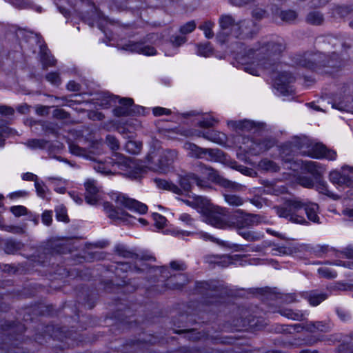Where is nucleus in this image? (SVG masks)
Wrapping results in <instances>:
<instances>
[{
  "label": "nucleus",
  "mask_w": 353,
  "mask_h": 353,
  "mask_svg": "<svg viewBox=\"0 0 353 353\" xmlns=\"http://www.w3.org/2000/svg\"><path fill=\"white\" fill-rule=\"evenodd\" d=\"M353 96H344L333 100L332 107L340 111L352 112L353 110Z\"/></svg>",
  "instance_id": "22"
},
{
  "label": "nucleus",
  "mask_w": 353,
  "mask_h": 353,
  "mask_svg": "<svg viewBox=\"0 0 353 353\" xmlns=\"http://www.w3.org/2000/svg\"><path fill=\"white\" fill-rule=\"evenodd\" d=\"M118 102L120 105L113 110L116 117L128 116L131 114H145V108L139 105H133V99L131 98H119Z\"/></svg>",
  "instance_id": "10"
},
{
  "label": "nucleus",
  "mask_w": 353,
  "mask_h": 353,
  "mask_svg": "<svg viewBox=\"0 0 353 353\" xmlns=\"http://www.w3.org/2000/svg\"><path fill=\"white\" fill-rule=\"evenodd\" d=\"M196 203L202 209L206 223L219 229L229 228L230 218H228V210L225 208L211 204L203 196H197Z\"/></svg>",
  "instance_id": "6"
},
{
  "label": "nucleus",
  "mask_w": 353,
  "mask_h": 353,
  "mask_svg": "<svg viewBox=\"0 0 353 353\" xmlns=\"http://www.w3.org/2000/svg\"><path fill=\"white\" fill-rule=\"evenodd\" d=\"M220 30L216 34V41L221 45H225L231 52L239 54L243 44L236 41L252 40L259 32L257 23L251 19L236 21L230 14H222L219 19Z\"/></svg>",
  "instance_id": "3"
},
{
  "label": "nucleus",
  "mask_w": 353,
  "mask_h": 353,
  "mask_svg": "<svg viewBox=\"0 0 353 353\" xmlns=\"http://www.w3.org/2000/svg\"><path fill=\"white\" fill-rule=\"evenodd\" d=\"M298 153L314 159H326L330 161L336 158L335 151L327 149L322 143H314L307 137H294L280 147V157L287 168H298L300 163L294 161Z\"/></svg>",
  "instance_id": "4"
},
{
  "label": "nucleus",
  "mask_w": 353,
  "mask_h": 353,
  "mask_svg": "<svg viewBox=\"0 0 353 353\" xmlns=\"http://www.w3.org/2000/svg\"><path fill=\"white\" fill-rule=\"evenodd\" d=\"M178 152L175 150L164 151L159 159L158 170L160 172H166L170 166L177 160Z\"/></svg>",
  "instance_id": "17"
},
{
  "label": "nucleus",
  "mask_w": 353,
  "mask_h": 353,
  "mask_svg": "<svg viewBox=\"0 0 353 353\" xmlns=\"http://www.w3.org/2000/svg\"><path fill=\"white\" fill-rule=\"evenodd\" d=\"M119 97L117 96H113L108 93H102L97 99L96 104L102 108H108L111 106L113 103H116Z\"/></svg>",
  "instance_id": "34"
},
{
  "label": "nucleus",
  "mask_w": 353,
  "mask_h": 353,
  "mask_svg": "<svg viewBox=\"0 0 353 353\" xmlns=\"http://www.w3.org/2000/svg\"><path fill=\"white\" fill-rule=\"evenodd\" d=\"M121 48L130 52H136L146 56H152L157 54V50L154 47L146 45L143 42L129 41L123 45Z\"/></svg>",
  "instance_id": "13"
},
{
  "label": "nucleus",
  "mask_w": 353,
  "mask_h": 353,
  "mask_svg": "<svg viewBox=\"0 0 353 353\" xmlns=\"http://www.w3.org/2000/svg\"><path fill=\"white\" fill-rule=\"evenodd\" d=\"M301 296L307 300L312 306H317L327 298V294L318 290L303 292Z\"/></svg>",
  "instance_id": "21"
},
{
  "label": "nucleus",
  "mask_w": 353,
  "mask_h": 353,
  "mask_svg": "<svg viewBox=\"0 0 353 353\" xmlns=\"http://www.w3.org/2000/svg\"><path fill=\"white\" fill-rule=\"evenodd\" d=\"M319 42L331 46L334 49L329 54L322 52H305L295 57L296 63L305 68L321 73L332 74L343 65L345 54L350 48L343 38L327 35L319 38Z\"/></svg>",
  "instance_id": "1"
},
{
  "label": "nucleus",
  "mask_w": 353,
  "mask_h": 353,
  "mask_svg": "<svg viewBox=\"0 0 353 353\" xmlns=\"http://www.w3.org/2000/svg\"><path fill=\"white\" fill-rule=\"evenodd\" d=\"M114 252L119 256L125 259H137L139 257L137 254L128 250L124 245H117L114 248Z\"/></svg>",
  "instance_id": "37"
},
{
  "label": "nucleus",
  "mask_w": 353,
  "mask_h": 353,
  "mask_svg": "<svg viewBox=\"0 0 353 353\" xmlns=\"http://www.w3.org/2000/svg\"><path fill=\"white\" fill-rule=\"evenodd\" d=\"M34 186L37 195L43 199H46L47 197V187L43 183H41L39 181H36Z\"/></svg>",
  "instance_id": "58"
},
{
  "label": "nucleus",
  "mask_w": 353,
  "mask_h": 353,
  "mask_svg": "<svg viewBox=\"0 0 353 353\" xmlns=\"http://www.w3.org/2000/svg\"><path fill=\"white\" fill-rule=\"evenodd\" d=\"M49 141L43 139H32L27 141L26 145L32 150L45 149Z\"/></svg>",
  "instance_id": "42"
},
{
  "label": "nucleus",
  "mask_w": 353,
  "mask_h": 353,
  "mask_svg": "<svg viewBox=\"0 0 353 353\" xmlns=\"http://www.w3.org/2000/svg\"><path fill=\"white\" fill-rule=\"evenodd\" d=\"M219 184H220L221 186L224 187L225 188H228V189L234 190V191H241L243 190L242 185L237 183L236 182L229 181L223 177L221 178Z\"/></svg>",
  "instance_id": "51"
},
{
  "label": "nucleus",
  "mask_w": 353,
  "mask_h": 353,
  "mask_svg": "<svg viewBox=\"0 0 353 353\" xmlns=\"http://www.w3.org/2000/svg\"><path fill=\"white\" fill-rule=\"evenodd\" d=\"M228 125L234 129L238 133L243 132H249L256 127V123L252 121H230Z\"/></svg>",
  "instance_id": "24"
},
{
  "label": "nucleus",
  "mask_w": 353,
  "mask_h": 353,
  "mask_svg": "<svg viewBox=\"0 0 353 353\" xmlns=\"http://www.w3.org/2000/svg\"><path fill=\"white\" fill-rule=\"evenodd\" d=\"M352 10L353 8L351 6L340 4H332L329 8L328 14L330 17L334 19H339L345 17Z\"/></svg>",
  "instance_id": "20"
},
{
  "label": "nucleus",
  "mask_w": 353,
  "mask_h": 353,
  "mask_svg": "<svg viewBox=\"0 0 353 353\" xmlns=\"http://www.w3.org/2000/svg\"><path fill=\"white\" fill-rule=\"evenodd\" d=\"M217 121L212 117H207L199 121L198 125L201 128H208L212 127Z\"/></svg>",
  "instance_id": "60"
},
{
  "label": "nucleus",
  "mask_w": 353,
  "mask_h": 353,
  "mask_svg": "<svg viewBox=\"0 0 353 353\" xmlns=\"http://www.w3.org/2000/svg\"><path fill=\"white\" fill-rule=\"evenodd\" d=\"M272 12L278 15L283 21L288 23L294 22L298 16L296 12L292 10H279L276 8L275 10L272 9Z\"/></svg>",
  "instance_id": "35"
},
{
  "label": "nucleus",
  "mask_w": 353,
  "mask_h": 353,
  "mask_svg": "<svg viewBox=\"0 0 353 353\" xmlns=\"http://www.w3.org/2000/svg\"><path fill=\"white\" fill-rule=\"evenodd\" d=\"M54 1L60 12L63 14L65 17H67L69 15L70 12L65 7V4H68L72 7L75 8L81 5L84 0H54Z\"/></svg>",
  "instance_id": "31"
},
{
  "label": "nucleus",
  "mask_w": 353,
  "mask_h": 353,
  "mask_svg": "<svg viewBox=\"0 0 353 353\" xmlns=\"http://www.w3.org/2000/svg\"><path fill=\"white\" fill-rule=\"evenodd\" d=\"M305 22L311 26H322L325 21L324 14L319 10L309 12L305 16Z\"/></svg>",
  "instance_id": "27"
},
{
  "label": "nucleus",
  "mask_w": 353,
  "mask_h": 353,
  "mask_svg": "<svg viewBox=\"0 0 353 353\" xmlns=\"http://www.w3.org/2000/svg\"><path fill=\"white\" fill-rule=\"evenodd\" d=\"M261 170L267 172H276L279 170V166L273 161L268 159H262L259 164Z\"/></svg>",
  "instance_id": "40"
},
{
  "label": "nucleus",
  "mask_w": 353,
  "mask_h": 353,
  "mask_svg": "<svg viewBox=\"0 0 353 353\" xmlns=\"http://www.w3.org/2000/svg\"><path fill=\"white\" fill-rule=\"evenodd\" d=\"M243 143H248L245 151L252 155H257L272 148L274 144V140L271 138H260L250 139L249 137L243 138Z\"/></svg>",
  "instance_id": "9"
},
{
  "label": "nucleus",
  "mask_w": 353,
  "mask_h": 353,
  "mask_svg": "<svg viewBox=\"0 0 353 353\" xmlns=\"http://www.w3.org/2000/svg\"><path fill=\"white\" fill-rule=\"evenodd\" d=\"M202 137L211 142L221 145L225 143L226 136L225 134L215 131L208 130L202 134Z\"/></svg>",
  "instance_id": "30"
},
{
  "label": "nucleus",
  "mask_w": 353,
  "mask_h": 353,
  "mask_svg": "<svg viewBox=\"0 0 353 353\" xmlns=\"http://www.w3.org/2000/svg\"><path fill=\"white\" fill-rule=\"evenodd\" d=\"M216 288L217 285L214 281H200L196 283V289L200 292H203V291H216Z\"/></svg>",
  "instance_id": "47"
},
{
  "label": "nucleus",
  "mask_w": 353,
  "mask_h": 353,
  "mask_svg": "<svg viewBox=\"0 0 353 353\" xmlns=\"http://www.w3.org/2000/svg\"><path fill=\"white\" fill-rule=\"evenodd\" d=\"M146 338L138 340H130L127 341L121 350V353H137L140 350L145 348L148 344H153L156 343V338L153 336L148 335Z\"/></svg>",
  "instance_id": "12"
},
{
  "label": "nucleus",
  "mask_w": 353,
  "mask_h": 353,
  "mask_svg": "<svg viewBox=\"0 0 353 353\" xmlns=\"http://www.w3.org/2000/svg\"><path fill=\"white\" fill-rule=\"evenodd\" d=\"M340 177V186H353V168L349 166L342 167Z\"/></svg>",
  "instance_id": "28"
},
{
  "label": "nucleus",
  "mask_w": 353,
  "mask_h": 353,
  "mask_svg": "<svg viewBox=\"0 0 353 353\" xmlns=\"http://www.w3.org/2000/svg\"><path fill=\"white\" fill-rule=\"evenodd\" d=\"M178 334H184V338L190 341H196L201 339L204 335L201 332H198L195 329L181 330L176 331Z\"/></svg>",
  "instance_id": "45"
},
{
  "label": "nucleus",
  "mask_w": 353,
  "mask_h": 353,
  "mask_svg": "<svg viewBox=\"0 0 353 353\" xmlns=\"http://www.w3.org/2000/svg\"><path fill=\"white\" fill-rule=\"evenodd\" d=\"M103 206L108 216L112 220L130 223L132 218L128 212L119 208L114 207L110 203H105Z\"/></svg>",
  "instance_id": "16"
},
{
  "label": "nucleus",
  "mask_w": 353,
  "mask_h": 353,
  "mask_svg": "<svg viewBox=\"0 0 353 353\" xmlns=\"http://www.w3.org/2000/svg\"><path fill=\"white\" fill-rule=\"evenodd\" d=\"M10 211L15 216L18 217L28 213L27 208L23 205L12 206L10 208Z\"/></svg>",
  "instance_id": "61"
},
{
  "label": "nucleus",
  "mask_w": 353,
  "mask_h": 353,
  "mask_svg": "<svg viewBox=\"0 0 353 353\" xmlns=\"http://www.w3.org/2000/svg\"><path fill=\"white\" fill-rule=\"evenodd\" d=\"M314 180L315 182L314 188L317 192H319L320 194H325L334 200H337L339 199L338 195L334 194L332 192L328 190L327 183L321 179V176L315 179Z\"/></svg>",
  "instance_id": "26"
},
{
  "label": "nucleus",
  "mask_w": 353,
  "mask_h": 353,
  "mask_svg": "<svg viewBox=\"0 0 353 353\" xmlns=\"http://www.w3.org/2000/svg\"><path fill=\"white\" fill-rule=\"evenodd\" d=\"M318 273L322 277L327 279H333L336 276V272L331 270L328 268H320L318 269Z\"/></svg>",
  "instance_id": "57"
},
{
  "label": "nucleus",
  "mask_w": 353,
  "mask_h": 353,
  "mask_svg": "<svg viewBox=\"0 0 353 353\" xmlns=\"http://www.w3.org/2000/svg\"><path fill=\"white\" fill-rule=\"evenodd\" d=\"M115 166L125 172L126 175L134 179L140 178L145 172L144 169L136 161L117 152L113 154V158L105 162L97 163L94 165V169L99 173L109 175L115 172Z\"/></svg>",
  "instance_id": "5"
},
{
  "label": "nucleus",
  "mask_w": 353,
  "mask_h": 353,
  "mask_svg": "<svg viewBox=\"0 0 353 353\" xmlns=\"http://www.w3.org/2000/svg\"><path fill=\"white\" fill-rule=\"evenodd\" d=\"M303 208L305 211V214L307 219L316 223H320L319 212V205L315 203L304 202Z\"/></svg>",
  "instance_id": "25"
},
{
  "label": "nucleus",
  "mask_w": 353,
  "mask_h": 353,
  "mask_svg": "<svg viewBox=\"0 0 353 353\" xmlns=\"http://www.w3.org/2000/svg\"><path fill=\"white\" fill-rule=\"evenodd\" d=\"M196 28V23L194 21H190L181 26L179 28V32L185 36L188 34L192 32Z\"/></svg>",
  "instance_id": "55"
},
{
  "label": "nucleus",
  "mask_w": 353,
  "mask_h": 353,
  "mask_svg": "<svg viewBox=\"0 0 353 353\" xmlns=\"http://www.w3.org/2000/svg\"><path fill=\"white\" fill-rule=\"evenodd\" d=\"M169 41L173 47L178 48L187 41V37L183 34H173L170 37Z\"/></svg>",
  "instance_id": "53"
},
{
  "label": "nucleus",
  "mask_w": 353,
  "mask_h": 353,
  "mask_svg": "<svg viewBox=\"0 0 353 353\" xmlns=\"http://www.w3.org/2000/svg\"><path fill=\"white\" fill-rule=\"evenodd\" d=\"M261 217L255 214L245 213L243 210L236 211V214L230 217L229 228H235L241 231V229L256 225L261 222Z\"/></svg>",
  "instance_id": "8"
},
{
  "label": "nucleus",
  "mask_w": 353,
  "mask_h": 353,
  "mask_svg": "<svg viewBox=\"0 0 353 353\" xmlns=\"http://www.w3.org/2000/svg\"><path fill=\"white\" fill-rule=\"evenodd\" d=\"M304 202L299 199L287 200L282 205L275 207L277 215L285 218L291 222L299 224H307L304 216L299 215V212L303 208Z\"/></svg>",
  "instance_id": "7"
},
{
  "label": "nucleus",
  "mask_w": 353,
  "mask_h": 353,
  "mask_svg": "<svg viewBox=\"0 0 353 353\" xmlns=\"http://www.w3.org/2000/svg\"><path fill=\"white\" fill-rule=\"evenodd\" d=\"M238 234L249 241H256L263 236L261 233L254 231H239Z\"/></svg>",
  "instance_id": "46"
},
{
  "label": "nucleus",
  "mask_w": 353,
  "mask_h": 353,
  "mask_svg": "<svg viewBox=\"0 0 353 353\" xmlns=\"http://www.w3.org/2000/svg\"><path fill=\"white\" fill-rule=\"evenodd\" d=\"M12 4L19 8H32L37 12H41L43 8L40 6L34 5L30 0H12Z\"/></svg>",
  "instance_id": "39"
},
{
  "label": "nucleus",
  "mask_w": 353,
  "mask_h": 353,
  "mask_svg": "<svg viewBox=\"0 0 353 353\" xmlns=\"http://www.w3.org/2000/svg\"><path fill=\"white\" fill-rule=\"evenodd\" d=\"M310 332H327L331 330V325L326 321H309L301 327Z\"/></svg>",
  "instance_id": "23"
},
{
  "label": "nucleus",
  "mask_w": 353,
  "mask_h": 353,
  "mask_svg": "<svg viewBox=\"0 0 353 353\" xmlns=\"http://www.w3.org/2000/svg\"><path fill=\"white\" fill-rule=\"evenodd\" d=\"M41 125L46 134H56L57 132V125L53 123L43 122Z\"/></svg>",
  "instance_id": "56"
},
{
  "label": "nucleus",
  "mask_w": 353,
  "mask_h": 353,
  "mask_svg": "<svg viewBox=\"0 0 353 353\" xmlns=\"http://www.w3.org/2000/svg\"><path fill=\"white\" fill-rule=\"evenodd\" d=\"M286 43L281 37L267 36L256 42L245 51L241 59L246 64L245 71L259 76L260 69H269L279 60L285 50Z\"/></svg>",
  "instance_id": "2"
},
{
  "label": "nucleus",
  "mask_w": 353,
  "mask_h": 353,
  "mask_svg": "<svg viewBox=\"0 0 353 353\" xmlns=\"http://www.w3.org/2000/svg\"><path fill=\"white\" fill-rule=\"evenodd\" d=\"M69 149L72 154L77 156H84L85 154V150L74 143L70 144Z\"/></svg>",
  "instance_id": "64"
},
{
  "label": "nucleus",
  "mask_w": 353,
  "mask_h": 353,
  "mask_svg": "<svg viewBox=\"0 0 353 353\" xmlns=\"http://www.w3.org/2000/svg\"><path fill=\"white\" fill-rule=\"evenodd\" d=\"M279 313L286 318L295 321H302L307 314L305 312L288 308L281 309L279 310Z\"/></svg>",
  "instance_id": "33"
},
{
  "label": "nucleus",
  "mask_w": 353,
  "mask_h": 353,
  "mask_svg": "<svg viewBox=\"0 0 353 353\" xmlns=\"http://www.w3.org/2000/svg\"><path fill=\"white\" fill-rule=\"evenodd\" d=\"M183 148L188 152L189 157L196 159L204 158L205 148L190 142L185 143Z\"/></svg>",
  "instance_id": "29"
},
{
  "label": "nucleus",
  "mask_w": 353,
  "mask_h": 353,
  "mask_svg": "<svg viewBox=\"0 0 353 353\" xmlns=\"http://www.w3.org/2000/svg\"><path fill=\"white\" fill-rule=\"evenodd\" d=\"M205 156H208L205 157L208 161H218L221 160L223 152L219 149L205 148L204 157Z\"/></svg>",
  "instance_id": "41"
},
{
  "label": "nucleus",
  "mask_w": 353,
  "mask_h": 353,
  "mask_svg": "<svg viewBox=\"0 0 353 353\" xmlns=\"http://www.w3.org/2000/svg\"><path fill=\"white\" fill-rule=\"evenodd\" d=\"M206 261L209 263L216 264L221 267H228L232 263L231 258L228 255L208 256L206 257Z\"/></svg>",
  "instance_id": "36"
},
{
  "label": "nucleus",
  "mask_w": 353,
  "mask_h": 353,
  "mask_svg": "<svg viewBox=\"0 0 353 353\" xmlns=\"http://www.w3.org/2000/svg\"><path fill=\"white\" fill-rule=\"evenodd\" d=\"M85 199L90 205H95L99 199V191L97 181L93 179H88L85 182Z\"/></svg>",
  "instance_id": "18"
},
{
  "label": "nucleus",
  "mask_w": 353,
  "mask_h": 353,
  "mask_svg": "<svg viewBox=\"0 0 353 353\" xmlns=\"http://www.w3.org/2000/svg\"><path fill=\"white\" fill-rule=\"evenodd\" d=\"M154 182L159 189L170 191L176 194H181L182 190L174 183L161 179H155Z\"/></svg>",
  "instance_id": "32"
},
{
  "label": "nucleus",
  "mask_w": 353,
  "mask_h": 353,
  "mask_svg": "<svg viewBox=\"0 0 353 353\" xmlns=\"http://www.w3.org/2000/svg\"><path fill=\"white\" fill-rule=\"evenodd\" d=\"M224 199L228 205L234 207L241 206L244 203V200L241 197L232 193H225Z\"/></svg>",
  "instance_id": "44"
},
{
  "label": "nucleus",
  "mask_w": 353,
  "mask_h": 353,
  "mask_svg": "<svg viewBox=\"0 0 353 353\" xmlns=\"http://www.w3.org/2000/svg\"><path fill=\"white\" fill-rule=\"evenodd\" d=\"M114 199L118 205L139 214H145L148 210V206L145 204L130 199L124 194H116V198Z\"/></svg>",
  "instance_id": "11"
},
{
  "label": "nucleus",
  "mask_w": 353,
  "mask_h": 353,
  "mask_svg": "<svg viewBox=\"0 0 353 353\" xmlns=\"http://www.w3.org/2000/svg\"><path fill=\"white\" fill-rule=\"evenodd\" d=\"M301 167L302 169L311 174L314 179L321 176L325 171V167L320 163L312 161H302Z\"/></svg>",
  "instance_id": "19"
},
{
  "label": "nucleus",
  "mask_w": 353,
  "mask_h": 353,
  "mask_svg": "<svg viewBox=\"0 0 353 353\" xmlns=\"http://www.w3.org/2000/svg\"><path fill=\"white\" fill-rule=\"evenodd\" d=\"M296 182L305 188H313L314 187V179L305 175H300L296 178Z\"/></svg>",
  "instance_id": "49"
},
{
  "label": "nucleus",
  "mask_w": 353,
  "mask_h": 353,
  "mask_svg": "<svg viewBox=\"0 0 353 353\" xmlns=\"http://www.w3.org/2000/svg\"><path fill=\"white\" fill-rule=\"evenodd\" d=\"M41 59L43 68L54 66L56 64V59L52 57L46 47H41Z\"/></svg>",
  "instance_id": "38"
},
{
  "label": "nucleus",
  "mask_w": 353,
  "mask_h": 353,
  "mask_svg": "<svg viewBox=\"0 0 353 353\" xmlns=\"http://www.w3.org/2000/svg\"><path fill=\"white\" fill-rule=\"evenodd\" d=\"M141 143L134 141H128L125 145V150L132 154H139L141 150Z\"/></svg>",
  "instance_id": "48"
},
{
  "label": "nucleus",
  "mask_w": 353,
  "mask_h": 353,
  "mask_svg": "<svg viewBox=\"0 0 353 353\" xmlns=\"http://www.w3.org/2000/svg\"><path fill=\"white\" fill-rule=\"evenodd\" d=\"M48 180L51 181L52 184L54 186V191L60 193L64 194L65 192L66 188V181L61 178H55V177H49Z\"/></svg>",
  "instance_id": "43"
},
{
  "label": "nucleus",
  "mask_w": 353,
  "mask_h": 353,
  "mask_svg": "<svg viewBox=\"0 0 353 353\" xmlns=\"http://www.w3.org/2000/svg\"><path fill=\"white\" fill-rule=\"evenodd\" d=\"M193 183H195L201 188L207 187V181L204 179H201L196 174L189 173L180 177L179 184L185 192H189Z\"/></svg>",
  "instance_id": "15"
},
{
  "label": "nucleus",
  "mask_w": 353,
  "mask_h": 353,
  "mask_svg": "<svg viewBox=\"0 0 353 353\" xmlns=\"http://www.w3.org/2000/svg\"><path fill=\"white\" fill-rule=\"evenodd\" d=\"M46 79L52 84L58 86L61 84V78L57 72H50L46 74Z\"/></svg>",
  "instance_id": "59"
},
{
  "label": "nucleus",
  "mask_w": 353,
  "mask_h": 353,
  "mask_svg": "<svg viewBox=\"0 0 353 353\" xmlns=\"http://www.w3.org/2000/svg\"><path fill=\"white\" fill-rule=\"evenodd\" d=\"M214 26V23L211 21H205L203 24L199 26V28L202 30L205 34V36L208 39H211L214 36V33L212 31V28Z\"/></svg>",
  "instance_id": "54"
},
{
  "label": "nucleus",
  "mask_w": 353,
  "mask_h": 353,
  "mask_svg": "<svg viewBox=\"0 0 353 353\" xmlns=\"http://www.w3.org/2000/svg\"><path fill=\"white\" fill-rule=\"evenodd\" d=\"M336 312L337 316H339V318L342 321L345 322V321H349L351 319L350 314L347 311H346L345 310H344L343 308L337 307L336 309Z\"/></svg>",
  "instance_id": "63"
},
{
  "label": "nucleus",
  "mask_w": 353,
  "mask_h": 353,
  "mask_svg": "<svg viewBox=\"0 0 353 353\" xmlns=\"http://www.w3.org/2000/svg\"><path fill=\"white\" fill-rule=\"evenodd\" d=\"M106 143L112 150H117L119 148V144L118 140L112 135H108L106 137Z\"/></svg>",
  "instance_id": "62"
},
{
  "label": "nucleus",
  "mask_w": 353,
  "mask_h": 353,
  "mask_svg": "<svg viewBox=\"0 0 353 353\" xmlns=\"http://www.w3.org/2000/svg\"><path fill=\"white\" fill-rule=\"evenodd\" d=\"M295 81V77L291 72H280L275 79L276 89L282 94H286L292 91L290 84Z\"/></svg>",
  "instance_id": "14"
},
{
  "label": "nucleus",
  "mask_w": 353,
  "mask_h": 353,
  "mask_svg": "<svg viewBox=\"0 0 353 353\" xmlns=\"http://www.w3.org/2000/svg\"><path fill=\"white\" fill-rule=\"evenodd\" d=\"M197 54L203 57H210L212 54V48L209 42L197 45Z\"/></svg>",
  "instance_id": "50"
},
{
  "label": "nucleus",
  "mask_w": 353,
  "mask_h": 353,
  "mask_svg": "<svg viewBox=\"0 0 353 353\" xmlns=\"http://www.w3.org/2000/svg\"><path fill=\"white\" fill-rule=\"evenodd\" d=\"M207 170V174L204 176V179L207 181V186L208 185L209 181L219 183L222 177L219 174L218 172L211 167Z\"/></svg>",
  "instance_id": "52"
}]
</instances>
